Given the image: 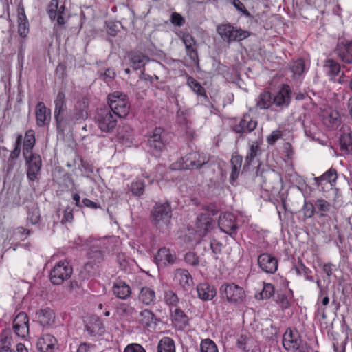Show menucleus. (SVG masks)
Masks as SVG:
<instances>
[{
	"mask_svg": "<svg viewBox=\"0 0 352 352\" xmlns=\"http://www.w3.org/2000/svg\"><path fill=\"white\" fill-rule=\"evenodd\" d=\"M29 323L28 315L25 312L19 313L13 321V325Z\"/></svg>",
	"mask_w": 352,
	"mask_h": 352,
	"instance_id": "338daca9",
	"label": "nucleus"
},
{
	"mask_svg": "<svg viewBox=\"0 0 352 352\" xmlns=\"http://www.w3.org/2000/svg\"><path fill=\"white\" fill-rule=\"evenodd\" d=\"M302 342L301 336L296 329L288 328L283 336V344L287 351H297Z\"/></svg>",
	"mask_w": 352,
	"mask_h": 352,
	"instance_id": "f8f14e48",
	"label": "nucleus"
},
{
	"mask_svg": "<svg viewBox=\"0 0 352 352\" xmlns=\"http://www.w3.org/2000/svg\"><path fill=\"white\" fill-rule=\"evenodd\" d=\"M295 270L296 272V274L298 275L303 274L305 276V278L307 280L314 282V278L312 276H310V274L311 273V270L305 266V265L302 263L301 260H299L297 265L294 267Z\"/></svg>",
	"mask_w": 352,
	"mask_h": 352,
	"instance_id": "c03bdc74",
	"label": "nucleus"
},
{
	"mask_svg": "<svg viewBox=\"0 0 352 352\" xmlns=\"http://www.w3.org/2000/svg\"><path fill=\"white\" fill-rule=\"evenodd\" d=\"M85 330L91 337L100 336L104 333V326L102 321L97 316H91L85 324Z\"/></svg>",
	"mask_w": 352,
	"mask_h": 352,
	"instance_id": "412c9836",
	"label": "nucleus"
},
{
	"mask_svg": "<svg viewBox=\"0 0 352 352\" xmlns=\"http://www.w3.org/2000/svg\"><path fill=\"white\" fill-rule=\"evenodd\" d=\"M116 311L120 316L127 319H133L138 312L133 307L126 303L118 305Z\"/></svg>",
	"mask_w": 352,
	"mask_h": 352,
	"instance_id": "58836bf2",
	"label": "nucleus"
},
{
	"mask_svg": "<svg viewBox=\"0 0 352 352\" xmlns=\"http://www.w3.org/2000/svg\"><path fill=\"white\" fill-rule=\"evenodd\" d=\"M338 178L337 171L334 168H330L320 177H315V184L319 186L322 182L326 181L329 183L331 187H333L336 184V182Z\"/></svg>",
	"mask_w": 352,
	"mask_h": 352,
	"instance_id": "f704fd0d",
	"label": "nucleus"
},
{
	"mask_svg": "<svg viewBox=\"0 0 352 352\" xmlns=\"http://www.w3.org/2000/svg\"><path fill=\"white\" fill-rule=\"evenodd\" d=\"M243 162V157L240 155H233L230 163L232 171L230 176V182L233 184L238 178Z\"/></svg>",
	"mask_w": 352,
	"mask_h": 352,
	"instance_id": "473e14b6",
	"label": "nucleus"
},
{
	"mask_svg": "<svg viewBox=\"0 0 352 352\" xmlns=\"http://www.w3.org/2000/svg\"><path fill=\"white\" fill-rule=\"evenodd\" d=\"M123 352H146L145 349L140 344L132 343L128 344Z\"/></svg>",
	"mask_w": 352,
	"mask_h": 352,
	"instance_id": "69168bd1",
	"label": "nucleus"
},
{
	"mask_svg": "<svg viewBox=\"0 0 352 352\" xmlns=\"http://www.w3.org/2000/svg\"><path fill=\"white\" fill-rule=\"evenodd\" d=\"M335 51L342 61L352 63V41L338 42Z\"/></svg>",
	"mask_w": 352,
	"mask_h": 352,
	"instance_id": "6ab92c4d",
	"label": "nucleus"
},
{
	"mask_svg": "<svg viewBox=\"0 0 352 352\" xmlns=\"http://www.w3.org/2000/svg\"><path fill=\"white\" fill-rule=\"evenodd\" d=\"M109 109L119 118L126 117L130 110L127 96L120 91H114L107 96Z\"/></svg>",
	"mask_w": 352,
	"mask_h": 352,
	"instance_id": "f03ea898",
	"label": "nucleus"
},
{
	"mask_svg": "<svg viewBox=\"0 0 352 352\" xmlns=\"http://www.w3.org/2000/svg\"><path fill=\"white\" fill-rule=\"evenodd\" d=\"M170 21L173 25L178 27L182 26L185 23L184 18L177 12L172 13Z\"/></svg>",
	"mask_w": 352,
	"mask_h": 352,
	"instance_id": "0e129e2a",
	"label": "nucleus"
},
{
	"mask_svg": "<svg viewBox=\"0 0 352 352\" xmlns=\"http://www.w3.org/2000/svg\"><path fill=\"white\" fill-rule=\"evenodd\" d=\"M182 169H199L208 164V159L197 151H191L182 157Z\"/></svg>",
	"mask_w": 352,
	"mask_h": 352,
	"instance_id": "9d476101",
	"label": "nucleus"
},
{
	"mask_svg": "<svg viewBox=\"0 0 352 352\" xmlns=\"http://www.w3.org/2000/svg\"><path fill=\"white\" fill-rule=\"evenodd\" d=\"M174 281L184 291H189L193 285L192 277L187 270L177 269L174 272Z\"/></svg>",
	"mask_w": 352,
	"mask_h": 352,
	"instance_id": "a211bd4d",
	"label": "nucleus"
},
{
	"mask_svg": "<svg viewBox=\"0 0 352 352\" xmlns=\"http://www.w3.org/2000/svg\"><path fill=\"white\" fill-rule=\"evenodd\" d=\"M257 263L261 270L267 274H274L278 270V259L269 253H261L258 256Z\"/></svg>",
	"mask_w": 352,
	"mask_h": 352,
	"instance_id": "9b49d317",
	"label": "nucleus"
},
{
	"mask_svg": "<svg viewBox=\"0 0 352 352\" xmlns=\"http://www.w3.org/2000/svg\"><path fill=\"white\" fill-rule=\"evenodd\" d=\"M166 133L161 127H156L148 135L147 145L148 152L155 156H158L164 149L166 144Z\"/></svg>",
	"mask_w": 352,
	"mask_h": 352,
	"instance_id": "39448f33",
	"label": "nucleus"
},
{
	"mask_svg": "<svg viewBox=\"0 0 352 352\" xmlns=\"http://www.w3.org/2000/svg\"><path fill=\"white\" fill-rule=\"evenodd\" d=\"M261 154V149L258 142H252L249 145V149L245 156V162L244 166L250 165L254 160Z\"/></svg>",
	"mask_w": 352,
	"mask_h": 352,
	"instance_id": "4c0bfd02",
	"label": "nucleus"
},
{
	"mask_svg": "<svg viewBox=\"0 0 352 352\" xmlns=\"http://www.w3.org/2000/svg\"><path fill=\"white\" fill-rule=\"evenodd\" d=\"M36 347L40 352H55L58 349V342L52 334L45 333L38 339Z\"/></svg>",
	"mask_w": 352,
	"mask_h": 352,
	"instance_id": "dca6fc26",
	"label": "nucleus"
},
{
	"mask_svg": "<svg viewBox=\"0 0 352 352\" xmlns=\"http://www.w3.org/2000/svg\"><path fill=\"white\" fill-rule=\"evenodd\" d=\"M36 124L38 126H43L50 123L51 118V111L47 109L43 102H39L36 107Z\"/></svg>",
	"mask_w": 352,
	"mask_h": 352,
	"instance_id": "5701e85b",
	"label": "nucleus"
},
{
	"mask_svg": "<svg viewBox=\"0 0 352 352\" xmlns=\"http://www.w3.org/2000/svg\"><path fill=\"white\" fill-rule=\"evenodd\" d=\"M182 40L186 47L187 55L194 63H197L199 62L198 53L197 50L193 47L196 44L195 40L189 34H184Z\"/></svg>",
	"mask_w": 352,
	"mask_h": 352,
	"instance_id": "393cba45",
	"label": "nucleus"
},
{
	"mask_svg": "<svg viewBox=\"0 0 352 352\" xmlns=\"http://www.w3.org/2000/svg\"><path fill=\"white\" fill-rule=\"evenodd\" d=\"M164 300L169 307H177L179 302L177 295L171 289L164 291Z\"/></svg>",
	"mask_w": 352,
	"mask_h": 352,
	"instance_id": "a18cd8bd",
	"label": "nucleus"
},
{
	"mask_svg": "<svg viewBox=\"0 0 352 352\" xmlns=\"http://www.w3.org/2000/svg\"><path fill=\"white\" fill-rule=\"evenodd\" d=\"M256 107L259 109H267L273 104L272 95L268 91L260 93L256 100Z\"/></svg>",
	"mask_w": 352,
	"mask_h": 352,
	"instance_id": "72a5a7b5",
	"label": "nucleus"
},
{
	"mask_svg": "<svg viewBox=\"0 0 352 352\" xmlns=\"http://www.w3.org/2000/svg\"><path fill=\"white\" fill-rule=\"evenodd\" d=\"M197 293L198 297L204 300H212L217 295V291L214 287L208 283H201L197 285Z\"/></svg>",
	"mask_w": 352,
	"mask_h": 352,
	"instance_id": "b1692460",
	"label": "nucleus"
},
{
	"mask_svg": "<svg viewBox=\"0 0 352 352\" xmlns=\"http://www.w3.org/2000/svg\"><path fill=\"white\" fill-rule=\"evenodd\" d=\"M98 75L100 79L105 81L106 82H109L114 78L116 73L113 69L107 68L104 72L99 71Z\"/></svg>",
	"mask_w": 352,
	"mask_h": 352,
	"instance_id": "6e6d98bb",
	"label": "nucleus"
},
{
	"mask_svg": "<svg viewBox=\"0 0 352 352\" xmlns=\"http://www.w3.org/2000/svg\"><path fill=\"white\" fill-rule=\"evenodd\" d=\"M129 58L131 67L135 70L141 69L150 60L148 56L140 52H131Z\"/></svg>",
	"mask_w": 352,
	"mask_h": 352,
	"instance_id": "bb28decb",
	"label": "nucleus"
},
{
	"mask_svg": "<svg viewBox=\"0 0 352 352\" xmlns=\"http://www.w3.org/2000/svg\"><path fill=\"white\" fill-rule=\"evenodd\" d=\"M112 289L116 297L122 300H126L131 294L130 286L122 280L116 282Z\"/></svg>",
	"mask_w": 352,
	"mask_h": 352,
	"instance_id": "cd10ccee",
	"label": "nucleus"
},
{
	"mask_svg": "<svg viewBox=\"0 0 352 352\" xmlns=\"http://www.w3.org/2000/svg\"><path fill=\"white\" fill-rule=\"evenodd\" d=\"M172 318L175 327L179 330L188 325V317L181 309H175L172 314Z\"/></svg>",
	"mask_w": 352,
	"mask_h": 352,
	"instance_id": "2f4dec72",
	"label": "nucleus"
},
{
	"mask_svg": "<svg viewBox=\"0 0 352 352\" xmlns=\"http://www.w3.org/2000/svg\"><path fill=\"white\" fill-rule=\"evenodd\" d=\"M184 261L188 265L197 266L199 264V258L196 253L192 252H187L184 256Z\"/></svg>",
	"mask_w": 352,
	"mask_h": 352,
	"instance_id": "13d9d810",
	"label": "nucleus"
},
{
	"mask_svg": "<svg viewBox=\"0 0 352 352\" xmlns=\"http://www.w3.org/2000/svg\"><path fill=\"white\" fill-rule=\"evenodd\" d=\"M144 182L140 179L133 182L131 184V191L135 196L140 197L144 192Z\"/></svg>",
	"mask_w": 352,
	"mask_h": 352,
	"instance_id": "09e8293b",
	"label": "nucleus"
},
{
	"mask_svg": "<svg viewBox=\"0 0 352 352\" xmlns=\"http://www.w3.org/2000/svg\"><path fill=\"white\" fill-rule=\"evenodd\" d=\"M12 337L7 333L0 336V352H15L11 349Z\"/></svg>",
	"mask_w": 352,
	"mask_h": 352,
	"instance_id": "49530a36",
	"label": "nucleus"
},
{
	"mask_svg": "<svg viewBox=\"0 0 352 352\" xmlns=\"http://www.w3.org/2000/svg\"><path fill=\"white\" fill-rule=\"evenodd\" d=\"M23 157L28 166V179L31 182L37 180L42 166L41 156L38 154L30 153Z\"/></svg>",
	"mask_w": 352,
	"mask_h": 352,
	"instance_id": "1a4fd4ad",
	"label": "nucleus"
},
{
	"mask_svg": "<svg viewBox=\"0 0 352 352\" xmlns=\"http://www.w3.org/2000/svg\"><path fill=\"white\" fill-rule=\"evenodd\" d=\"M305 62L302 59H298L293 62L291 70L294 75L300 76L305 72Z\"/></svg>",
	"mask_w": 352,
	"mask_h": 352,
	"instance_id": "603ef678",
	"label": "nucleus"
},
{
	"mask_svg": "<svg viewBox=\"0 0 352 352\" xmlns=\"http://www.w3.org/2000/svg\"><path fill=\"white\" fill-rule=\"evenodd\" d=\"M282 136L283 133L280 130H274L267 137V142L270 145H274Z\"/></svg>",
	"mask_w": 352,
	"mask_h": 352,
	"instance_id": "052dcab7",
	"label": "nucleus"
},
{
	"mask_svg": "<svg viewBox=\"0 0 352 352\" xmlns=\"http://www.w3.org/2000/svg\"><path fill=\"white\" fill-rule=\"evenodd\" d=\"M18 33L22 38H25L29 33V22L25 15V9L19 6L18 8Z\"/></svg>",
	"mask_w": 352,
	"mask_h": 352,
	"instance_id": "a878e982",
	"label": "nucleus"
},
{
	"mask_svg": "<svg viewBox=\"0 0 352 352\" xmlns=\"http://www.w3.org/2000/svg\"><path fill=\"white\" fill-rule=\"evenodd\" d=\"M324 67L327 69L328 74L333 76L338 75L340 70V64L333 59H328Z\"/></svg>",
	"mask_w": 352,
	"mask_h": 352,
	"instance_id": "8fccbe9b",
	"label": "nucleus"
},
{
	"mask_svg": "<svg viewBox=\"0 0 352 352\" xmlns=\"http://www.w3.org/2000/svg\"><path fill=\"white\" fill-rule=\"evenodd\" d=\"M36 317L43 326L51 325L55 322V313L49 307L40 309L36 313Z\"/></svg>",
	"mask_w": 352,
	"mask_h": 352,
	"instance_id": "c85d7f7f",
	"label": "nucleus"
},
{
	"mask_svg": "<svg viewBox=\"0 0 352 352\" xmlns=\"http://www.w3.org/2000/svg\"><path fill=\"white\" fill-rule=\"evenodd\" d=\"M315 207L316 212L319 214V217H323L330 211L331 205L324 199H318L315 202Z\"/></svg>",
	"mask_w": 352,
	"mask_h": 352,
	"instance_id": "37998d69",
	"label": "nucleus"
},
{
	"mask_svg": "<svg viewBox=\"0 0 352 352\" xmlns=\"http://www.w3.org/2000/svg\"><path fill=\"white\" fill-rule=\"evenodd\" d=\"M187 85L194 93L202 98V102H209L205 88L197 80L192 76H188Z\"/></svg>",
	"mask_w": 352,
	"mask_h": 352,
	"instance_id": "c756f323",
	"label": "nucleus"
},
{
	"mask_svg": "<svg viewBox=\"0 0 352 352\" xmlns=\"http://www.w3.org/2000/svg\"><path fill=\"white\" fill-rule=\"evenodd\" d=\"M219 294L222 299L232 304H240L245 298L243 289L233 283H223L219 288Z\"/></svg>",
	"mask_w": 352,
	"mask_h": 352,
	"instance_id": "20e7f679",
	"label": "nucleus"
},
{
	"mask_svg": "<svg viewBox=\"0 0 352 352\" xmlns=\"http://www.w3.org/2000/svg\"><path fill=\"white\" fill-rule=\"evenodd\" d=\"M76 124L80 123L86 120L88 116L85 106L82 104H77L74 108L70 111Z\"/></svg>",
	"mask_w": 352,
	"mask_h": 352,
	"instance_id": "ea45409f",
	"label": "nucleus"
},
{
	"mask_svg": "<svg viewBox=\"0 0 352 352\" xmlns=\"http://www.w3.org/2000/svg\"><path fill=\"white\" fill-rule=\"evenodd\" d=\"M304 215L307 218H311L314 216V212H316L315 204L314 205L311 202L305 201V204L303 206Z\"/></svg>",
	"mask_w": 352,
	"mask_h": 352,
	"instance_id": "680f3d73",
	"label": "nucleus"
},
{
	"mask_svg": "<svg viewBox=\"0 0 352 352\" xmlns=\"http://www.w3.org/2000/svg\"><path fill=\"white\" fill-rule=\"evenodd\" d=\"M200 350L201 352H218L215 342L209 338L201 340Z\"/></svg>",
	"mask_w": 352,
	"mask_h": 352,
	"instance_id": "de8ad7c7",
	"label": "nucleus"
},
{
	"mask_svg": "<svg viewBox=\"0 0 352 352\" xmlns=\"http://www.w3.org/2000/svg\"><path fill=\"white\" fill-rule=\"evenodd\" d=\"M98 263L89 260L85 265L84 269L88 273L89 276H93L96 272Z\"/></svg>",
	"mask_w": 352,
	"mask_h": 352,
	"instance_id": "774afa93",
	"label": "nucleus"
},
{
	"mask_svg": "<svg viewBox=\"0 0 352 352\" xmlns=\"http://www.w3.org/2000/svg\"><path fill=\"white\" fill-rule=\"evenodd\" d=\"M157 352H175L174 340L169 337H163L158 342Z\"/></svg>",
	"mask_w": 352,
	"mask_h": 352,
	"instance_id": "a19ab883",
	"label": "nucleus"
},
{
	"mask_svg": "<svg viewBox=\"0 0 352 352\" xmlns=\"http://www.w3.org/2000/svg\"><path fill=\"white\" fill-rule=\"evenodd\" d=\"M13 329L16 336L25 338L29 332V323L25 324L13 325Z\"/></svg>",
	"mask_w": 352,
	"mask_h": 352,
	"instance_id": "bf43d9fd",
	"label": "nucleus"
},
{
	"mask_svg": "<svg viewBox=\"0 0 352 352\" xmlns=\"http://www.w3.org/2000/svg\"><path fill=\"white\" fill-rule=\"evenodd\" d=\"M172 217V208L170 203H156L151 211L153 223L157 228L167 226Z\"/></svg>",
	"mask_w": 352,
	"mask_h": 352,
	"instance_id": "7ed1b4c3",
	"label": "nucleus"
},
{
	"mask_svg": "<svg viewBox=\"0 0 352 352\" xmlns=\"http://www.w3.org/2000/svg\"><path fill=\"white\" fill-rule=\"evenodd\" d=\"M23 140V135H18L16 142H15V147L13 151L11 152L9 160H16L20 155L21 153V145Z\"/></svg>",
	"mask_w": 352,
	"mask_h": 352,
	"instance_id": "5fc2aeb1",
	"label": "nucleus"
},
{
	"mask_svg": "<svg viewBox=\"0 0 352 352\" xmlns=\"http://www.w3.org/2000/svg\"><path fill=\"white\" fill-rule=\"evenodd\" d=\"M35 133L33 130L30 129L26 131L23 139V155H26L32 153V150L35 145Z\"/></svg>",
	"mask_w": 352,
	"mask_h": 352,
	"instance_id": "e433bc0d",
	"label": "nucleus"
},
{
	"mask_svg": "<svg viewBox=\"0 0 352 352\" xmlns=\"http://www.w3.org/2000/svg\"><path fill=\"white\" fill-rule=\"evenodd\" d=\"M140 315L142 316L144 322L148 325L151 323H153L155 320V314L148 309L143 310L140 312Z\"/></svg>",
	"mask_w": 352,
	"mask_h": 352,
	"instance_id": "e2e57ef3",
	"label": "nucleus"
},
{
	"mask_svg": "<svg viewBox=\"0 0 352 352\" xmlns=\"http://www.w3.org/2000/svg\"><path fill=\"white\" fill-rule=\"evenodd\" d=\"M274 294V287L271 283H263V287L259 294L261 299H269Z\"/></svg>",
	"mask_w": 352,
	"mask_h": 352,
	"instance_id": "3c124183",
	"label": "nucleus"
},
{
	"mask_svg": "<svg viewBox=\"0 0 352 352\" xmlns=\"http://www.w3.org/2000/svg\"><path fill=\"white\" fill-rule=\"evenodd\" d=\"M292 99V90L288 85H283L280 90L272 96L273 104L280 109L287 108Z\"/></svg>",
	"mask_w": 352,
	"mask_h": 352,
	"instance_id": "ddd939ff",
	"label": "nucleus"
},
{
	"mask_svg": "<svg viewBox=\"0 0 352 352\" xmlns=\"http://www.w3.org/2000/svg\"><path fill=\"white\" fill-rule=\"evenodd\" d=\"M257 126V121L250 115L245 114L240 120L239 124L232 126V131L239 134L249 133L253 131Z\"/></svg>",
	"mask_w": 352,
	"mask_h": 352,
	"instance_id": "f3484780",
	"label": "nucleus"
},
{
	"mask_svg": "<svg viewBox=\"0 0 352 352\" xmlns=\"http://www.w3.org/2000/svg\"><path fill=\"white\" fill-rule=\"evenodd\" d=\"M73 272V268L69 261H59L50 271V281L54 285H60L69 279Z\"/></svg>",
	"mask_w": 352,
	"mask_h": 352,
	"instance_id": "423d86ee",
	"label": "nucleus"
},
{
	"mask_svg": "<svg viewBox=\"0 0 352 352\" xmlns=\"http://www.w3.org/2000/svg\"><path fill=\"white\" fill-rule=\"evenodd\" d=\"M54 118L67 111L65 94L63 91H58L54 100Z\"/></svg>",
	"mask_w": 352,
	"mask_h": 352,
	"instance_id": "c9c22d12",
	"label": "nucleus"
},
{
	"mask_svg": "<svg viewBox=\"0 0 352 352\" xmlns=\"http://www.w3.org/2000/svg\"><path fill=\"white\" fill-rule=\"evenodd\" d=\"M106 248L107 246L104 240L94 241L87 252V258L96 263H100L104 259V250Z\"/></svg>",
	"mask_w": 352,
	"mask_h": 352,
	"instance_id": "4468645a",
	"label": "nucleus"
},
{
	"mask_svg": "<svg viewBox=\"0 0 352 352\" xmlns=\"http://www.w3.org/2000/svg\"><path fill=\"white\" fill-rule=\"evenodd\" d=\"M54 119L56 129L59 133H64L67 129L76 124L70 111L69 113L65 111Z\"/></svg>",
	"mask_w": 352,
	"mask_h": 352,
	"instance_id": "4be33fe9",
	"label": "nucleus"
},
{
	"mask_svg": "<svg viewBox=\"0 0 352 352\" xmlns=\"http://www.w3.org/2000/svg\"><path fill=\"white\" fill-rule=\"evenodd\" d=\"M231 3L239 12H241L242 14L246 17H253L250 12L245 8L244 4L240 0H231Z\"/></svg>",
	"mask_w": 352,
	"mask_h": 352,
	"instance_id": "4d7b16f0",
	"label": "nucleus"
},
{
	"mask_svg": "<svg viewBox=\"0 0 352 352\" xmlns=\"http://www.w3.org/2000/svg\"><path fill=\"white\" fill-rule=\"evenodd\" d=\"M197 232L204 236L212 228V219L208 213H201L196 220Z\"/></svg>",
	"mask_w": 352,
	"mask_h": 352,
	"instance_id": "aec40b11",
	"label": "nucleus"
},
{
	"mask_svg": "<svg viewBox=\"0 0 352 352\" xmlns=\"http://www.w3.org/2000/svg\"><path fill=\"white\" fill-rule=\"evenodd\" d=\"M118 118L108 107L99 108L96 109L94 122L102 132L111 133L117 126Z\"/></svg>",
	"mask_w": 352,
	"mask_h": 352,
	"instance_id": "f257e3e1",
	"label": "nucleus"
},
{
	"mask_svg": "<svg viewBox=\"0 0 352 352\" xmlns=\"http://www.w3.org/2000/svg\"><path fill=\"white\" fill-rule=\"evenodd\" d=\"M217 31L221 37L228 43L241 41L250 36L248 31L237 29L230 23L218 25Z\"/></svg>",
	"mask_w": 352,
	"mask_h": 352,
	"instance_id": "0eeeda50",
	"label": "nucleus"
},
{
	"mask_svg": "<svg viewBox=\"0 0 352 352\" xmlns=\"http://www.w3.org/2000/svg\"><path fill=\"white\" fill-rule=\"evenodd\" d=\"M58 6V0H51L48 6L47 14L50 19L52 21L55 20L56 18Z\"/></svg>",
	"mask_w": 352,
	"mask_h": 352,
	"instance_id": "864d4df0",
	"label": "nucleus"
},
{
	"mask_svg": "<svg viewBox=\"0 0 352 352\" xmlns=\"http://www.w3.org/2000/svg\"><path fill=\"white\" fill-rule=\"evenodd\" d=\"M138 298L141 302L146 305H153L156 300L155 292L149 287H143L140 291Z\"/></svg>",
	"mask_w": 352,
	"mask_h": 352,
	"instance_id": "7c9ffc66",
	"label": "nucleus"
},
{
	"mask_svg": "<svg viewBox=\"0 0 352 352\" xmlns=\"http://www.w3.org/2000/svg\"><path fill=\"white\" fill-rule=\"evenodd\" d=\"M340 145L342 151L349 153L352 151V135L350 133H344L340 137Z\"/></svg>",
	"mask_w": 352,
	"mask_h": 352,
	"instance_id": "79ce46f5",
	"label": "nucleus"
},
{
	"mask_svg": "<svg viewBox=\"0 0 352 352\" xmlns=\"http://www.w3.org/2000/svg\"><path fill=\"white\" fill-rule=\"evenodd\" d=\"M218 226L220 230L234 239L239 228L236 217L231 212H225L219 216Z\"/></svg>",
	"mask_w": 352,
	"mask_h": 352,
	"instance_id": "6e6552de",
	"label": "nucleus"
},
{
	"mask_svg": "<svg viewBox=\"0 0 352 352\" xmlns=\"http://www.w3.org/2000/svg\"><path fill=\"white\" fill-rule=\"evenodd\" d=\"M155 260L158 266L165 267L173 265L177 262V258L175 253H172L167 248H161L155 256Z\"/></svg>",
	"mask_w": 352,
	"mask_h": 352,
	"instance_id": "2eb2a0df",
	"label": "nucleus"
}]
</instances>
